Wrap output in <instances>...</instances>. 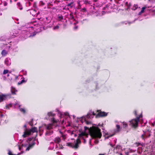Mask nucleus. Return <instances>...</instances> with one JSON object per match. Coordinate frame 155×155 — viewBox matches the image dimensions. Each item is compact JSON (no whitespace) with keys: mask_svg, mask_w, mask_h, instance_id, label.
Returning a JSON list of instances; mask_svg holds the SVG:
<instances>
[{"mask_svg":"<svg viewBox=\"0 0 155 155\" xmlns=\"http://www.w3.org/2000/svg\"><path fill=\"white\" fill-rule=\"evenodd\" d=\"M31 140V138H29L26 141L25 143H23L22 144L21 147L22 150H25L26 151L29 150L30 147L31 146V145L30 144Z\"/></svg>","mask_w":155,"mask_h":155,"instance_id":"8","label":"nucleus"},{"mask_svg":"<svg viewBox=\"0 0 155 155\" xmlns=\"http://www.w3.org/2000/svg\"><path fill=\"white\" fill-rule=\"evenodd\" d=\"M19 150H20V148L19 147Z\"/></svg>","mask_w":155,"mask_h":155,"instance_id":"62","label":"nucleus"},{"mask_svg":"<svg viewBox=\"0 0 155 155\" xmlns=\"http://www.w3.org/2000/svg\"><path fill=\"white\" fill-rule=\"evenodd\" d=\"M6 40V38L5 36H3L1 37H0V41H5Z\"/></svg>","mask_w":155,"mask_h":155,"instance_id":"28","label":"nucleus"},{"mask_svg":"<svg viewBox=\"0 0 155 155\" xmlns=\"http://www.w3.org/2000/svg\"><path fill=\"white\" fill-rule=\"evenodd\" d=\"M78 27L77 26H76L74 27V29H77L78 28Z\"/></svg>","mask_w":155,"mask_h":155,"instance_id":"50","label":"nucleus"},{"mask_svg":"<svg viewBox=\"0 0 155 155\" xmlns=\"http://www.w3.org/2000/svg\"><path fill=\"white\" fill-rule=\"evenodd\" d=\"M134 112L135 115H136V116H137L136 111H135ZM142 116L141 115H140L139 117H137V118L136 119H133L130 121V123L129 125L132 127H136L137 126L138 121L139 120H141V118H142Z\"/></svg>","mask_w":155,"mask_h":155,"instance_id":"6","label":"nucleus"},{"mask_svg":"<svg viewBox=\"0 0 155 155\" xmlns=\"http://www.w3.org/2000/svg\"><path fill=\"white\" fill-rule=\"evenodd\" d=\"M31 2H32V1H33V0H31Z\"/></svg>","mask_w":155,"mask_h":155,"instance_id":"64","label":"nucleus"},{"mask_svg":"<svg viewBox=\"0 0 155 155\" xmlns=\"http://www.w3.org/2000/svg\"><path fill=\"white\" fill-rule=\"evenodd\" d=\"M116 127V132H119L120 131V126L119 125H117Z\"/></svg>","mask_w":155,"mask_h":155,"instance_id":"25","label":"nucleus"},{"mask_svg":"<svg viewBox=\"0 0 155 155\" xmlns=\"http://www.w3.org/2000/svg\"><path fill=\"white\" fill-rule=\"evenodd\" d=\"M141 136H142V138L143 139H144L145 137H147V136L146 135V134L145 133H144L143 134H142V135Z\"/></svg>","mask_w":155,"mask_h":155,"instance_id":"39","label":"nucleus"},{"mask_svg":"<svg viewBox=\"0 0 155 155\" xmlns=\"http://www.w3.org/2000/svg\"><path fill=\"white\" fill-rule=\"evenodd\" d=\"M117 141V139L116 138H114L113 139V141L111 143H110V145L112 147H113L114 145L116 144Z\"/></svg>","mask_w":155,"mask_h":155,"instance_id":"14","label":"nucleus"},{"mask_svg":"<svg viewBox=\"0 0 155 155\" xmlns=\"http://www.w3.org/2000/svg\"><path fill=\"white\" fill-rule=\"evenodd\" d=\"M22 72L24 75H26L27 74V71H26L23 70L22 71Z\"/></svg>","mask_w":155,"mask_h":155,"instance_id":"43","label":"nucleus"},{"mask_svg":"<svg viewBox=\"0 0 155 155\" xmlns=\"http://www.w3.org/2000/svg\"><path fill=\"white\" fill-rule=\"evenodd\" d=\"M133 22H128V23L129 24H131Z\"/></svg>","mask_w":155,"mask_h":155,"instance_id":"53","label":"nucleus"},{"mask_svg":"<svg viewBox=\"0 0 155 155\" xmlns=\"http://www.w3.org/2000/svg\"><path fill=\"white\" fill-rule=\"evenodd\" d=\"M8 45L6 43H4L2 44V45H0V48H2L4 47V45Z\"/></svg>","mask_w":155,"mask_h":155,"instance_id":"32","label":"nucleus"},{"mask_svg":"<svg viewBox=\"0 0 155 155\" xmlns=\"http://www.w3.org/2000/svg\"><path fill=\"white\" fill-rule=\"evenodd\" d=\"M122 123L123 124V126L124 128H125L127 127V124L126 122H124Z\"/></svg>","mask_w":155,"mask_h":155,"instance_id":"31","label":"nucleus"},{"mask_svg":"<svg viewBox=\"0 0 155 155\" xmlns=\"http://www.w3.org/2000/svg\"><path fill=\"white\" fill-rule=\"evenodd\" d=\"M34 133H35L36 134L37 133V129L35 127H33L31 129L25 131L24 134L23 135V136L24 137H25L27 136L31 135Z\"/></svg>","mask_w":155,"mask_h":155,"instance_id":"7","label":"nucleus"},{"mask_svg":"<svg viewBox=\"0 0 155 155\" xmlns=\"http://www.w3.org/2000/svg\"><path fill=\"white\" fill-rule=\"evenodd\" d=\"M7 96L4 95H0V102L3 101L6 98Z\"/></svg>","mask_w":155,"mask_h":155,"instance_id":"15","label":"nucleus"},{"mask_svg":"<svg viewBox=\"0 0 155 155\" xmlns=\"http://www.w3.org/2000/svg\"><path fill=\"white\" fill-rule=\"evenodd\" d=\"M35 3H34V7L35 6Z\"/></svg>","mask_w":155,"mask_h":155,"instance_id":"56","label":"nucleus"},{"mask_svg":"<svg viewBox=\"0 0 155 155\" xmlns=\"http://www.w3.org/2000/svg\"><path fill=\"white\" fill-rule=\"evenodd\" d=\"M59 27L58 25H57L54 27L53 28V29L54 30H58L59 29Z\"/></svg>","mask_w":155,"mask_h":155,"instance_id":"34","label":"nucleus"},{"mask_svg":"<svg viewBox=\"0 0 155 155\" xmlns=\"http://www.w3.org/2000/svg\"><path fill=\"white\" fill-rule=\"evenodd\" d=\"M11 91L12 94H15V92H17V91L15 88L13 87H11Z\"/></svg>","mask_w":155,"mask_h":155,"instance_id":"16","label":"nucleus"},{"mask_svg":"<svg viewBox=\"0 0 155 155\" xmlns=\"http://www.w3.org/2000/svg\"><path fill=\"white\" fill-rule=\"evenodd\" d=\"M150 122L152 124V125L153 126H154L155 124V121H153V120H152L150 121Z\"/></svg>","mask_w":155,"mask_h":155,"instance_id":"38","label":"nucleus"},{"mask_svg":"<svg viewBox=\"0 0 155 155\" xmlns=\"http://www.w3.org/2000/svg\"><path fill=\"white\" fill-rule=\"evenodd\" d=\"M128 2H126L125 3V5H127H127H128Z\"/></svg>","mask_w":155,"mask_h":155,"instance_id":"51","label":"nucleus"},{"mask_svg":"<svg viewBox=\"0 0 155 155\" xmlns=\"http://www.w3.org/2000/svg\"><path fill=\"white\" fill-rule=\"evenodd\" d=\"M69 18L70 20H74V17L72 13L70 14Z\"/></svg>","mask_w":155,"mask_h":155,"instance_id":"24","label":"nucleus"},{"mask_svg":"<svg viewBox=\"0 0 155 155\" xmlns=\"http://www.w3.org/2000/svg\"><path fill=\"white\" fill-rule=\"evenodd\" d=\"M17 0H14V1H15V2Z\"/></svg>","mask_w":155,"mask_h":155,"instance_id":"63","label":"nucleus"},{"mask_svg":"<svg viewBox=\"0 0 155 155\" xmlns=\"http://www.w3.org/2000/svg\"><path fill=\"white\" fill-rule=\"evenodd\" d=\"M36 33H35V32H34L33 34L32 35H29V36H28V35H27V37H31V36H34L35 35H36Z\"/></svg>","mask_w":155,"mask_h":155,"instance_id":"42","label":"nucleus"},{"mask_svg":"<svg viewBox=\"0 0 155 155\" xmlns=\"http://www.w3.org/2000/svg\"><path fill=\"white\" fill-rule=\"evenodd\" d=\"M138 150H137V152L139 153H140L141 152L142 148L141 147H139L138 148Z\"/></svg>","mask_w":155,"mask_h":155,"instance_id":"40","label":"nucleus"},{"mask_svg":"<svg viewBox=\"0 0 155 155\" xmlns=\"http://www.w3.org/2000/svg\"><path fill=\"white\" fill-rule=\"evenodd\" d=\"M2 54L3 56H5L7 54V52L5 50H4L2 52Z\"/></svg>","mask_w":155,"mask_h":155,"instance_id":"26","label":"nucleus"},{"mask_svg":"<svg viewBox=\"0 0 155 155\" xmlns=\"http://www.w3.org/2000/svg\"><path fill=\"white\" fill-rule=\"evenodd\" d=\"M12 106L11 104H9L8 105H7L6 106V107L7 108H8L9 107H11Z\"/></svg>","mask_w":155,"mask_h":155,"instance_id":"44","label":"nucleus"},{"mask_svg":"<svg viewBox=\"0 0 155 155\" xmlns=\"http://www.w3.org/2000/svg\"><path fill=\"white\" fill-rule=\"evenodd\" d=\"M120 155H123L122 153H120Z\"/></svg>","mask_w":155,"mask_h":155,"instance_id":"57","label":"nucleus"},{"mask_svg":"<svg viewBox=\"0 0 155 155\" xmlns=\"http://www.w3.org/2000/svg\"><path fill=\"white\" fill-rule=\"evenodd\" d=\"M2 15V13L0 12V15Z\"/></svg>","mask_w":155,"mask_h":155,"instance_id":"59","label":"nucleus"},{"mask_svg":"<svg viewBox=\"0 0 155 155\" xmlns=\"http://www.w3.org/2000/svg\"><path fill=\"white\" fill-rule=\"evenodd\" d=\"M96 115L94 112L90 111L87 114V116H83L80 119V120L81 123H83L84 122L88 124L89 123L87 121L88 119H91L93 118L94 116Z\"/></svg>","mask_w":155,"mask_h":155,"instance_id":"4","label":"nucleus"},{"mask_svg":"<svg viewBox=\"0 0 155 155\" xmlns=\"http://www.w3.org/2000/svg\"><path fill=\"white\" fill-rule=\"evenodd\" d=\"M28 4L29 5V6H30V5H31V3H30V2H28Z\"/></svg>","mask_w":155,"mask_h":155,"instance_id":"52","label":"nucleus"},{"mask_svg":"<svg viewBox=\"0 0 155 155\" xmlns=\"http://www.w3.org/2000/svg\"><path fill=\"white\" fill-rule=\"evenodd\" d=\"M39 5L40 6H43L45 5V3L42 1H41L39 2Z\"/></svg>","mask_w":155,"mask_h":155,"instance_id":"35","label":"nucleus"},{"mask_svg":"<svg viewBox=\"0 0 155 155\" xmlns=\"http://www.w3.org/2000/svg\"><path fill=\"white\" fill-rule=\"evenodd\" d=\"M25 80L24 79H22L21 80V82L20 83H18V84H21V83H23V82H25Z\"/></svg>","mask_w":155,"mask_h":155,"instance_id":"45","label":"nucleus"},{"mask_svg":"<svg viewBox=\"0 0 155 155\" xmlns=\"http://www.w3.org/2000/svg\"><path fill=\"white\" fill-rule=\"evenodd\" d=\"M3 116V115L1 114V110H0V116H1V117H2Z\"/></svg>","mask_w":155,"mask_h":155,"instance_id":"49","label":"nucleus"},{"mask_svg":"<svg viewBox=\"0 0 155 155\" xmlns=\"http://www.w3.org/2000/svg\"><path fill=\"white\" fill-rule=\"evenodd\" d=\"M62 137L64 140L66 138V136L65 135H62Z\"/></svg>","mask_w":155,"mask_h":155,"instance_id":"46","label":"nucleus"},{"mask_svg":"<svg viewBox=\"0 0 155 155\" xmlns=\"http://www.w3.org/2000/svg\"><path fill=\"white\" fill-rule=\"evenodd\" d=\"M114 134H113L111 135V134H106L105 135V139H108L110 137L112 136L113 135H114Z\"/></svg>","mask_w":155,"mask_h":155,"instance_id":"19","label":"nucleus"},{"mask_svg":"<svg viewBox=\"0 0 155 155\" xmlns=\"http://www.w3.org/2000/svg\"><path fill=\"white\" fill-rule=\"evenodd\" d=\"M39 132H40V136H41V132H42V131H43V130L42 129V128L41 127H40L39 128Z\"/></svg>","mask_w":155,"mask_h":155,"instance_id":"37","label":"nucleus"},{"mask_svg":"<svg viewBox=\"0 0 155 155\" xmlns=\"http://www.w3.org/2000/svg\"><path fill=\"white\" fill-rule=\"evenodd\" d=\"M11 46H8V47L9 48H11Z\"/></svg>","mask_w":155,"mask_h":155,"instance_id":"55","label":"nucleus"},{"mask_svg":"<svg viewBox=\"0 0 155 155\" xmlns=\"http://www.w3.org/2000/svg\"><path fill=\"white\" fill-rule=\"evenodd\" d=\"M140 145V143H138V145H137V146H139V145Z\"/></svg>","mask_w":155,"mask_h":155,"instance_id":"54","label":"nucleus"},{"mask_svg":"<svg viewBox=\"0 0 155 155\" xmlns=\"http://www.w3.org/2000/svg\"><path fill=\"white\" fill-rule=\"evenodd\" d=\"M107 115V113L105 112H102L101 111H100L99 112H98L97 115L96 116V117H97L99 116V117H104L106 116Z\"/></svg>","mask_w":155,"mask_h":155,"instance_id":"12","label":"nucleus"},{"mask_svg":"<svg viewBox=\"0 0 155 155\" xmlns=\"http://www.w3.org/2000/svg\"><path fill=\"white\" fill-rule=\"evenodd\" d=\"M39 20L42 21L45 24H47L50 23L51 20L49 17H45V18H39Z\"/></svg>","mask_w":155,"mask_h":155,"instance_id":"10","label":"nucleus"},{"mask_svg":"<svg viewBox=\"0 0 155 155\" xmlns=\"http://www.w3.org/2000/svg\"><path fill=\"white\" fill-rule=\"evenodd\" d=\"M150 7L147 5L145 6L144 7H143L141 10L140 12H139L138 15H140L142 13H143L144 11L147 12H148L149 14L150 15L154 16L155 15V6H154L152 9H149Z\"/></svg>","mask_w":155,"mask_h":155,"instance_id":"5","label":"nucleus"},{"mask_svg":"<svg viewBox=\"0 0 155 155\" xmlns=\"http://www.w3.org/2000/svg\"><path fill=\"white\" fill-rule=\"evenodd\" d=\"M33 27L32 26L29 27L28 28H27L26 31L28 32L29 33H30L31 32L33 31Z\"/></svg>","mask_w":155,"mask_h":155,"instance_id":"17","label":"nucleus"},{"mask_svg":"<svg viewBox=\"0 0 155 155\" xmlns=\"http://www.w3.org/2000/svg\"><path fill=\"white\" fill-rule=\"evenodd\" d=\"M115 148L116 150H117L118 152H120L121 151V150H122V153L124 151V153H125L126 155H128L129 153L134 152L136 151V149L135 150H132L129 149L127 152H126L125 149L124 148H123V149L122 147H121L119 145H117Z\"/></svg>","mask_w":155,"mask_h":155,"instance_id":"9","label":"nucleus"},{"mask_svg":"<svg viewBox=\"0 0 155 155\" xmlns=\"http://www.w3.org/2000/svg\"><path fill=\"white\" fill-rule=\"evenodd\" d=\"M30 13L31 15L34 16H37L38 15L40 14V12L38 11L37 13L36 10L34 9L30 10Z\"/></svg>","mask_w":155,"mask_h":155,"instance_id":"11","label":"nucleus"},{"mask_svg":"<svg viewBox=\"0 0 155 155\" xmlns=\"http://www.w3.org/2000/svg\"><path fill=\"white\" fill-rule=\"evenodd\" d=\"M67 6L70 7L71 8H72L74 6V4L73 2H71L70 3L68 4L67 5Z\"/></svg>","mask_w":155,"mask_h":155,"instance_id":"23","label":"nucleus"},{"mask_svg":"<svg viewBox=\"0 0 155 155\" xmlns=\"http://www.w3.org/2000/svg\"><path fill=\"white\" fill-rule=\"evenodd\" d=\"M99 155H104V154H100Z\"/></svg>","mask_w":155,"mask_h":155,"instance_id":"58","label":"nucleus"},{"mask_svg":"<svg viewBox=\"0 0 155 155\" xmlns=\"http://www.w3.org/2000/svg\"><path fill=\"white\" fill-rule=\"evenodd\" d=\"M84 128L85 130H88L90 134H88L85 132H82L79 134L78 139L74 143H67L68 146L74 148H78V144L80 143L81 140L83 141L84 143H85L86 141L88 140L91 147L92 146L91 143L93 140L95 144L98 143V140L96 138H100L101 137L102 134L101 130L98 127H94L90 129L84 127Z\"/></svg>","mask_w":155,"mask_h":155,"instance_id":"1","label":"nucleus"},{"mask_svg":"<svg viewBox=\"0 0 155 155\" xmlns=\"http://www.w3.org/2000/svg\"><path fill=\"white\" fill-rule=\"evenodd\" d=\"M5 63L7 66H9L11 64V61L10 59H5Z\"/></svg>","mask_w":155,"mask_h":155,"instance_id":"13","label":"nucleus"},{"mask_svg":"<svg viewBox=\"0 0 155 155\" xmlns=\"http://www.w3.org/2000/svg\"><path fill=\"white\" fill-rule=\"evenodd\" d=\"M3 4L5 6H6L7 5V3L6 2H3Z\"/></svg>","mask_w":155,"mask_h":155,"instance_id":"47","label":"nucleus"},{"mask_svg":"<svg viewBox=\"0 0 155 155\" xmlns=\"http://www.w3.org/2000/svg\"><path fill=\"white\" fill-rule=\"evenodd\" d=\"M8 72L9 71L8 70H4L3 72V74H8Z\"/></svg>","mask_w":155,"mask_h":155,"instance_id":"33","label":"nucleus"},{"mask_svg":"<svg viewBox=\"0 0 155 155\" xmlns=\"http://www.w3.org/2000/svg\"><path fill=\"white\" fill-rule=\"evenodd\" d=\"M78 4H79V2H78Z\"/></svg>","mask_w":155,"mask_h":155,"instance_id":"61","label":"nucleus"},{"mask_svg":"<svg viewBox=\"0 0 155 155\" xmlns=\"http://www.w3.org/2000/svg\"><path fill=\"white\" fill-rule=\"evenodd\" d=\"M68 133H70L71 135H74V136H76V135L72 131L68 130Z\"/></svg>","mask_w":155,"mask_h":155,"instance_id":"29","label":"nucleus"},{"mask_svg":"<svg viewBox=\"0 0 155 155\" xmlns=\"http://www.w3.org/2000/svg\"><path fill=\"white\" fill-rule=\"evenodd\" d=\"M60 141V138L58 137H56L54 140V142L56 143H59Z\"/></svg>","mask_w":155,"mask_h":155,"instance_id":"20","label":"nucleus"},{"mask_svg":"<svg viewBox=\"0 0 155 155\" xmlns=\"http://www.w3.org/2000/svg\"><path fill=\"white\" fill-rule=\"evenodd\" d=\"M14 106L15 107H16L17 106H18V107H20V105L17 102L15 104H14Z\"/></svg>","mask_w":155,"mask_h":155,"instance_id":"41","label":"nucleus"},{"mask_svg":"<svg viewBox=\"0 0 155 155\" xmlns=\"http://www.w3.org/2000/svg\"><path fill=\"white\" fill-rule=\"evenodd\" d=\"M8 154L9 155H20L21 153H18L17 155L16 154H14L12 153V152L10 150H9L8 152Z\"/></svg>","mask_w":155,"mask_h":155,"instance_id":"30","label":"nucleus"},{"mask_svg":"<svg viewBox=\"0 0 155 155\" xmlns=\"http://www.w3.org/2000/svg\"><path fill=\"white\" fill-rule=\"evenodd\" d=\"M17 6L19 8L20 10H22V7L21 5L18 2L17 4Z\"/></svg>","mask_w":155,"mask_h":155,"instance_id":"22","label":"nucleus"},{"mask_svg":"<svg viewBox=\"0 0 155 155\" xmlns=\"http://www.w3.org/2000/svg\"><path fill=\"white\" fill-rule=\"evenodd\" d=\"M48 115L49 117H53L54 116V114H53L52 112H50L48 113Z\"/></svg>","mask_w":155,"mask_h":155,"instance_id":"27","label":"nucleus"},{"mask_svg":"<svg viewBox=\"0 0 155 155\" xmlns=\"http://www.w3.org/2000/svg\"><path fill=\"white\" fill-rule=\"evenodd\" d=\"M131 5L130 3H128V5L127 6H128V8H130V6H131Z\"/></svg>","mask_w":155,"mask_h":155,"instance_id":"48","label":"nucleus"},{"mask_svg":"<svg viewBox=\"0 0 155 155\" xmlns=\"http://www.w3.org/2000/svg\"><path fill=\"white\" fill-rule=\"evenodd\" d=\"M138 8V6L137 4H134L132 7L131 9L133 10H135Z\"/></svg>","mask_w":155,"mask_h":155,"instance_id":"21","label":"nucleus"},{"mask_svg":"<svg viewBox=\"0 0 155 155\" xmlns=\"http://www.w3.org/2000/svg\"><path fill=\"white\" fill-rule=\"evenodd\" d=\"M58 114L60 115V118L64 117V119H63L61 122V124L63 125L64 127L65 126L68 127L70 125V122L69 121L70 120V117L69 116V114L68 112H61L58 111Z\"/></svg>","mask_w":155,"mask_h":155,"instance_id":"3","label":"nucleus"},{"mask_svg":"<svg viewBox=\"0 0 155 155\" xmlns=\"http://www.w3.org/2000/svg\"><path fill=\"white\" fill-rule=\"evenodd\" d=\"M51 120L52 122V124H45L43 126L44 127L46 130V136H49L52 134L53 131L52 129L57 126V123L59 121V120H55L54 118H52Z\"/></svg>","mask_w":155,"mask_h":155,"instance_id":"2","label":"nucleus"},{"mask_svg":"<svg viewBox=\"0 0 155 155\" xmlns=\"http://www.w3.org/2000/svg\"><path fill=\"white\" fill-rule=\"evenodd\" d=\"M57 18L58 21H61L63 19V17L61 15L59 14L58 15Z\"/></svg>","mask_w":155,"mask_h":155,"instance_id":"18","label":"nucleus"},{"mask_svg":"<svg viewBox=\"0 0 155 155\" xmlns=\"http://www.w3.org/2000/svg\"><path fill=\"white\" fill-rule=\"evenodd\" d=\"M7 76L8 77V76H9V74H7Z\"/></svg>","mask_w":155,"mask_h":155,"instance_id":"60","label":"nucleus"},{"mask_svg":"<svg viewBox=\"0 0 155 155\" xmlns=\"http://www.w3.org/2000/svg\"><path fill=\"white\" fill-rule=\"evenodd\" d=\"M20 110L21 112L23 113H24L25 112V110L24 108H20Z\"/></svg>","mask_w":155,"mask_h":155,"instance_id":"36","label":"nucleus"}]
</instances>
